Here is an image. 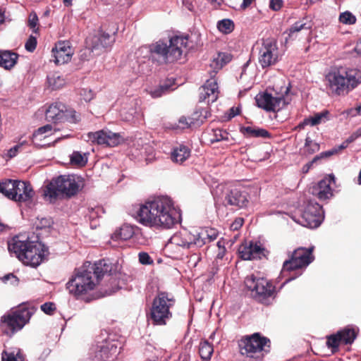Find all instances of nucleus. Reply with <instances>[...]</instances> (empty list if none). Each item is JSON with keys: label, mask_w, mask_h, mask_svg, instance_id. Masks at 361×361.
Returning a JSON list of instances; mask_svg holds the SVG:
<instances>
[{"label": "nucleus", "mask_w": 361, "mask_h": 361, "mask_svg": "<svg viewBox=\"0 0 361 361\" xmlns=\"http://www.w3.org/2000/svg\"><path fill=\"white\" fill-rule=\"evenodd\" d=\"M135 219L142 226L156 229H169L180 223L181 214L168 196H159L138 204Z\"/></svg>", "instance_id": "nucleus-1"}, {"label": "nucleus", "mask_w": 361, "mask_h": 361, "mask_svg": "<svg viewBox=\"0 0 361 361\" xmlns=\"http://www.w3.org/2000/svg\"><path fill=\"white\" fill-rule=\"evenodd\" d=\"M324 82L329 94L343 95L361 83V71L342 66L334 68L326 73Z\"/></svg>", "instance_id": "nucleus-2"}, {"label": "nucleus", "mask_w": 361, "mask_h": 361, "mask_svg": "<svg viewBox=\"0 0 361 361\" xmlns=\"http://www.w3.org/2000/svg\"><path fill=\"white\" fill-rule=\"evenodd\" d=\"M8 249L23 264L32 267L39 266L49 253L47 247L41 242L21 240L19 236L8 243Z\"/></svg>", "instance_id": "nucleus-3"}, {"label": "nucleus", "mask_w": 361, "mask_h": 361, "mask_svg": "<svg viewBox=\"0 0 361 361\" xmlns=\"http://www.w3.org/2000/svg\"><path fill=\"white\" fill-rule=\"evenodd\" d=\"M82 185V180L75 175H61L46 186L43 195L49 202H53L60 195L68 197L75 195Z\"/></svg>", "instance_id": "nucleus-4"}, {"label": "nucleus", "mask_w": 361, "mask_h": 361, "mask_svg": "<svg viewBox=\"0 0 361 361\" xmlns=\"http://www.w3.org/2000/svg\"><path fill=\"white\" fill-rule=\"evenodd\" d=\"M188 38L186 36H174L169 43L159 40L150 47V51L161 57L165 62H173L180 59L186 51Z\"/></svg>", "instance_id": "nucleus-5"}, {"label": "nucleus", "mask_w": 361, "mask_h": 361, "mask_svg": "<svg viewBox=\"0 0 361 361\" xmlns=\"http://www.w3.org/2000/svg\"><path fill=\"white\" fill-rule=\"evenodd\" d=\"M175 305L173 297L166 292H159L152 300L148 320L155 326H164L172 318L171 309Z\"/></svg>", "instance_id": "nucleus-6"}, {"label": "nucleus", "mask_w": 361, "mask_h": 361, "mask_svg": "<svg viewBox=\"0 0 361 361\" xmlns=\"http://www.w3.org/2000/svg\"><path fill=\"white\" fill-rule=\"evenodd\" d=\"M313 250L314 247H310L309 248L301 247L295 249L290 254L289 258L283 262L281 271V276L282 277H287L284 283L295 279L296 277L302 274L300 271L295 276H289V273L293 271H299L305 269L313 262L314 259L312 254Z\"/></svg>", "instance_id": "nucleus-7"}, {"label": "nucleus", "mask_w": 361, "mask_h": 361, "mask_svg": "<svg viewBox=\"0 0 361 361\" xmlns=\"http://www.w3.org/2000/svg\"><path fill=\"white\" fill-rule=\"evenodd\" d=\"M98 282L91 270L82 267L75 270L66 283V288L70 294L80 298L92 290Z\"/></svg>", "instance_id": "nucleus-8"}, {"label": "nucleus", "mask_w": 361, "mask_h": 361, "mask_svg": "<svg viewBox=\"0 0 361 361\" xmlns=\"http://www.w3.org/2000/svg\"><path fill=\"white\" fill-rule=\"evenodd\" d=\"M289 90V86H284L281 87L280 92L258 94L255 97L256 103L259 108L267 111H279L290 102Z\"/></svg>", "instance_id": "nucleus-9"}, {"label": "nucleus", "mask_w": 361, "mask_h": 361, "mask_svg": "<svg viewBox=\"0 0 361 361\" xmlns=\"http://www.w3.org/2000/svg\"><path fill=\"white\" fill-rule=\"evenodd\" d=\"M0 192L18 202L30 200L34 195L30 183L12 180L0 183Z\"/></svg>", "instance_id": "nucleus-10"}, {"label": "nucleus", "mask_w": 361, "mask_h": 361, "mask_svg": "<svg viewBox=\"0 0 361 361\" xmlns=\"http://www.w3.org/2000/svg\"><path fill=\"white\" fill-rule=\"evenodd\" d=\"M269 340L256 333L242 338L239 343L240 353L250 357L260 359L269 348Z\"/></svg>", "instance_id": "nucleus-11"}, {"label": "nucleus", "mask_w": 361, "mask_h": 361, "mask_svg": "<svg viewBox=\"0 0 361 361\" xmlns=\"http://www.w3.org/2000/svg\"><path fill=\"white\" fill-rule=\"evenodd\" d=\"M245 285L252 292V296L262 303H268L274 293V287L270 282L254 274L246 277Z\"/></svg>", "instance_id": "nucleus-12"}, {"label": "nucleus", "mask_w": 361, "mask_h": 361, "mask_svg": "<svg viewBox=\"0 0 361 361\" xmlns=\"http://www.w3.org/2000/svg\"><path fill=\"white\" fill-rule=\"evenodd\" d=\"M117 353V345L114 341L99 338L90 348L89 355L92 361H111Z\"/></svg>", "instance_id": "nucleus-13"}, {"label": "nucleus", "mask_w": 361, "mask_h": 361, "mask_svg": "<svg viewBox=\"0 0 361 361\" xmlns=\"http://www.w3.org/2000/svg\"><path fill=\"white\" fill-rule=\"evenodd\" d=\"M31 315V312L26 308L17 310L4 315L1 317V324L3 327L7 328L4 332L6 334L13 335L22 329L30 319Z\"/></svg>", "instance_id": "nucleus-14"}, {"label": "nucleus", "mask_w": 361, "mask_h": 361, "mask_svg": "<svg viewBox=\"0 0 361 361\" xmlns=\"http://www.w3.org/2000/svg\"><path fill=\"white\" fill-rule=\"evenodd\" d=\"M279 60L277 42L273 38L263 39L258 54V62L260 66L265 68L276 64Z\"/></svg>", "instance_id": "nucleus-15"}, {"label": "nucleus", "mask_w": 361, "mask_h": 361, "mask_svg": "<svg viewBox=\"0 0 361 361\" xmlns=\"http://www.w3.org/2000/svg\"><path fill=\"white\" fill-rule=\"evenodd\" d=\"M196 231L190 232L183 229L175 233L169 239L166 247L169 250H175L178 252L185 249H191L196 247Z\"/></svg>", "instance_id": "nucleus-16"}, {"label": "nucleus", "mask_w": 361, "mask_h": 361, "mask_svg": "<svg viewBox=\"0 0 361 361\" xmlns=\"http://www.w3.org/2000/svg\"><path fill=\"white\" fill-rule=\"evenodd\" d=\"M322 207L316 202L309 201L302 212L300 224L307 228H317L324 219Z\"/></svg>", "instance_id": "nucleus-17"}, {"label": "nucleus", "mask_w": 361, "mask_h": 361, "mask_svg": "<svg viewBox=\"0 0 361 361\" xmlns=\"http://www.w3.org/2000/svg\"><path fill=\"white\" fill-rule=\"evenodd\" d=\"M46 119L49 121L61 122L68 121L77 123L80 120V116L73 109H66L61 103L52 104L46 111Z\"/></svg>", "instance_id": "nucleus-18"}, {"label": "nucleus", "mask_w": 361, "mask_h": 361, "mask_svg": "<svg viewBox=\"0 0 361 361\" xmlns=\"http://www.w3.org/2000/svg\"><path fill=\"white\" fill-rule=\"evenodd\" d=\"M335 182V176L329 174L314 185L311 192L320 200H328L333 196L332 185Z\"/></svg>", "instance_id": "nucleus-19"}, {"label": "nucleus", "mask_w": 361, "mask_h": 361, "mask_svg": "<svg viewBox=\"0 0 361 361\" xmlns=\"http://www.w3.org/2000/svg\"><path fill=\"white\" fill-rule=\"evenodd\" d=\"M219 91L216 79L214 75L208 79L205 84L201 87L200 92V100L208 104L216 101L219 97Z\"/></svg>", "instance_id": "nucleus-20"}, {"label": "nucleus", "mask_w": 361, "mask_h": 361, "mask_svg": "<svg viewBox=\"0 0 361 361\" xmlns=\"http://www.w3.org/2000/svg\"><path fill=\"white\" fill-rule=\"evenodd\" d=\"M264 248L261 245L254 242H245L238 248L239 256L244 260L260 259L264 255Z\"/></svg>", "instance_id": "nucleus-21"}, {"label": "nucleus", "mask_w": 361, "mask_h": 361, "mask_svg": "<svg viewBox=\"0 0 361 361\" xmlns=\"http://www.w3.org/2000/svg\"><path fill=\"white\" fill-rule=\"evenodd\" d=\"M54 61L57 65L68 62L73 54V49L68 41H61L56 44L52 49Z\"/></svg>", "instance_id": "nucleus-22"}, {"label": "nucleus", "mask_w": 361, "mask_h": 361, "mask_svg": "<svg viewBox=\"0 0 361 361\" xmlns=\"http://www.w3.org/2000/svg\"><path fill=\"white\" fill-rule=\"evenodd\" d=\"M224 202L226 204L243 208L248 204V195L246 192L238 189L226 190Z\"/></svg>", "instance_id": "nucleus-23"}, {"label": "nucleus", "mask_w": 361, "mask_h": 361, "mask_svg": "<svg viewBox=\"0 0 361 361\" xmlns=\"http://www.w3.org/2000/svg\"><path fill=\"white\" fill-rule=\"evenodd\" d=\"M55 132L56 130L54 129L50 124L39 128L32 134V139L33 144L39 147L49 145L51 142L49 138Z\"/></svg>", "instance_id": "nucleus-24"}, {"label": "nucleus", "mask_w": 361, "mask_h": 361, "mask_svg": "<svg viewBox=\"0 0 361 361\" xmlns=\"http://www.w3.org/2000/svg\"><path fill=\"white\" fill-rule=\"evenodd\" d=\"M94 273L97 280L99 281L104 274H111L115 271L114 265L108 259L97 262L90 269Z\"/></svg>", "instance_id": "nucleus-25"}, {"label": "nucleus", "mask_w": 361, "mask_h": 361, "mask_svg": "<svg viewBox=\"0 0 361 361\" xmlns=\"http://www.w3.org/2000/svg\"><path fill=\"white\" fill-rule=\"evenodd\" d=\"M329 119V112L325 110L319 113H316L313 116L305 118L298 125L297 128L302 129L306 126H315L322 123H324Z\"/></svg>", "instance_id": "nucleus-26"}, {"label": "nucleus", "mask_w": 361, "mask_h": 361, "mask_svg": "<svg viewBox=\"0 0 361 361\" xmlns=\"http://www.w3.org/2000/svg\"><path fill=\"white\" fill-rule=\"evenodd\" d=\"M190 156V149L183 144L174 145L171 152V159L173 162L183 164Z\"/></svg>", "instance_id": "nucleus-27"}, {"label": "nucleus", "mask_w": 361, "mask_h": 361, "mask_svg": "<svg viewBox=\"0 0 361 361\" xmlns=\"http://www.w3.org/2000/svg\"><path fill=\"white\" fill-rule=\"evenodd\" d=\"M197 239L196 244L197 247H201L206 243H209L215 240L217 237V232L214 228H201L199 231H196Z\"/></svg>", "instance_id": "nucleus-28"}, {"label": "nucleus", "mask_w": 361, "mask_h": 361, "mask_svg": "<svg viewBox=\"0 0 361 361\" xmlns=\"http://www.w3.org/2000/svg\"><path fill=\"white\" fill-rule=\"evenodd\" d=\"M206 118V116H204L202 111L195 112L192 117H180L178 123L179 126L182 128H188L194 126H200L202 124Z\"/></svg>", "instance_id": "nucleus-29"}, {"label": "nucleus", "mask_w": 361, "mask_h": 361, "mask_svg": "<svg viewBox=\"0 0 361 361\" xmlns=\"http://www.w3.org/2000/svg\"><path fill=\"white\" fill-rule=\"evenodd\" d=\"M310 27V25H307L304 20H300L295 23L283 33L284 35H286V37L285 38L286 42H288L290 40L295 39L298 37V33L301 30H309Z\"/></svg>", "instance_id": "nucleus-30"}, {"label": "nucleus", "mask_w": 361, "mask_h": 361, "mask_svg": "<svg viewBox=\"0 0 361 361\" xmlns=\"http://www.w3.org/2000/svg\"><path fill=\"white\" fill-rule=\"evenodd\" d=\"M18 58V55L15 52L6 50L0 51V66L10 70L17 63Z\"/></svg>", "instance_id": "nucleus-31"}, {"label": "nucleus", "mask_w": 361, "mask_h": 361, "mask_svg": "<svg viewBox=\"0 0 361 361\" xmlns=\"http://www.w3.org/2000/svg\"><path fill=\"white\" fill-rule=\"evenodd\" d=\"M134 235L133 226L128 224H123L111 235V240L114 241L127 240Z\"/></svg>", "instance_id": "nucleus-32"}, {"label": "nucleus", "mask_w": 361, "mask_h": 361, "mask_svg": "<svg viewBox=\"0 0 361 361\" xmlns=\"http://www.w3.org/2000/svg\"><path fill=\"white\" fill-rule=\"evenodd\" d=\"M231 60V56L227 53H219L211 63V68H214V74Z\"/></svg>", "instance_id": "nucleus-33"}, {"label": "nucleus", "mask_w": 361, "mask_h": 361, "mask_svg": "<svg viewBox=\"0 0 361 361\" xmlns=\"http://www.w3.org/2000/svg\"><path fill=\"white\" fill-rule=\"evenodd\" d=\"M340 338L344 344H351L357 336L355 329L347 326L338 331Z\"/></svg>", "instance_id": "nucleus-34"}, {"label": "nucleus", "mask_w": 361, "mask_h": 361, "mask_svg": "<svg viewBox=\"0 0 361 361\" xmlns=\"http://www.w3.org/2000/svg\"><path fill=\"white\" fill-rule=\"evenodd\" d=\"M47 82L52 90H57L66 84V80L59 73H54L47 76Z\"/></svg>", "instance_id": "nucleus-35"}, {"label": "nucleus", "mask_w": 361, "mask_h": 361, "mask_svg": "<svg viewBox=\"0 0 361 361\" xmlns=\"http://www.w3.org/2000/svg\"><path fill=\"white\" fill-rule=\"evenodd\" d=\"M173 82L169 80L164 84L160 85L158 87L151 91L150 94L154 98L161 97L163 94H166L171 90H173L175 88L173 87Z\"/></svg>", "instance_id": "nucleus-36"}, {"label": "nucleus", "mask_w": 361, "mask_h": 361, "mask_svg": "<svg viewBox=\"0 0 361 361\" xmlns=\"http://www.w3.org/2000/svg\"><path fill=\"white\" fill-rule=\"evenodd\" d=\"M213 352V345L210 343H209L207 341H203L200 342L199 346V353L203 360H209Z\"/></svg>", "instance_id": "nucleus-37"}, {"label": "nucleus", "mask_w": 361, "mask_h": 361, "mask_svg": "<svg viewBox=\"0 0 361 361\" xmlns=\"http://www.w3.org/2000/svg\"><path fill=\"white\" fill-rule=\"evenodd\" d=\"M123 141V138L119 133H114L107 130V133L105 137L104 146L115 147Z\"/></svg>", "instance_id": "nucleus-38"}, {"label": "nucleus", "mask_w": 361, "mask_h": 361, "mask_svg": "<svg viewBox=\"0 0 361 361\" xmlns=\"http://www.w3.org/2000/svg\"><path fill=\"white\" fill-rule=\"evenodd\" d=\"M23 356L19 349L4 350L1 353V361H23Z\"/></svg>", "instance_id": "nucleus-39"}, {"label": "nucleus", "mask_w": 361, "mask_h": 361, "mask_svg": "<svg viewBox=\"0 0 361 361\" xmlns=\"http://www.w3.org/2000/svg\"><path fill=\"white\" fill-rule=\"evenodd\" d=\"M106 133L107 130H101L94 133H89L87 134L88 141L99 145H104Z\"/></svg>", "instance_id": "nucleus-40"}, {"label": "nucleus", "mask_w": 361, "mask_h": 361, "mask_svg": "<svg viewBox=\"0 0 361 361\" xmlns=\"http://www.w3.org/2000/svg\"><path fill=\"white\" fill-rule=\"evenodd\" d=\"M244 131L248 135L255 137H267L269 135V133L267 130L262 128H253L251 126L245 128Z\"/></svg>", "instance_id": "nucleus-41"}, {"label": "nucleus", "mask_w": 361, "mask_h": 361, "mask_svg": "<svg viewBox=\"0 0 361 361\" xmlns=\"http://www.w3.org/2000/svg\"><path fill=\"white\" fill-rule=\"evenodd\" d=\"M218 30L224 34L231 33L234 29V23L230 19H223L217 23Z\"/></svg>", "instance_id": "nucleus-42"}, {"label": "nucleus", "mask_w": 361, "mask_h": 361, "mask_svg": "<svg viewBox=\"0 0 361 361\" xmlns=\"http://www.w3.org/2000/svg\"><path fill=\"white\" fill-rule=\"evenodd\" d=\"M101 37H100V32L93 36H89L86 39V44L87 46L89 47V48L92 50V51L94 50H98L102 48L101 43Z\"/></svg>", "instance_id": "nucleus-43"}, {"label": "nucleus", "mask_w": 361, "mask_h": 361, "mask_svg": "<svg viewBox=\"0 0 361 361\" xmlns=\"http://www.w3.org/2000/svg\"><path fill=\"white\" fill-rule=\"evenodd\" d=\"M339 22L343 25H353L356 23V17L351 12L346 11L339 15Z\"/></svg>", "instance_id": "nucleus-44"}, {"label": "nucleus", "mask_w": 361, "mask_h": 361, "mask_svg": "<svg viewBox=\"0 0 361 361\" xmlns=\"http://www.w3.org/2000/svg\"><path fill=\"white\" fill-rule=\"evenodd\" d=\"M70 158L71 164L77 166H84L87 161L85 154L80 152H73Z\"/></svg>", "instance_id": "nucleus-45"}, {"label": "nucleus", "mask_w": 361, "mask_h": 361, "mask_svg": "<svg viewBox=\"0 0 361 361\" xmlns=\"http://www.w3.org/2000/svg\"><path fill=\"white\" fill-rule=\"evenodd\" d=\"M341 343H343V341L340 338L338 331L336 334L331 335L327 338L326 345L329 348H332L333 352L338 349Z\"/></svg>", "instance_id": "nucleus-46"}, {"label": "nucleus", "mask_w": 361, "mask_h": 361, "mask_svg": "<svg viewBox=\"0 0 361 361\" xmlns=\"http://www.w3.org/2000/svg\"><path fill=\"white\" fill-rule=\"evenodd\" d=\"M305 149L309 154H313L319 150V145L310 137L305 139Z\"/></svg>", "instance_id": "nucleus-47"}, {"label": "nucleus", "mask_w": 361, "mask_h": 361, "mask_svg": "<svg viewBox=\"0 0 361 361\" xmlns=\"http://www.w3.org/2000/svg\"><path fill=\"white\" fill-rule=\"evenodd\" d=\"M348 145L344 141L339 146L336 147L330 150L321 153V157H329L331 155L338 153L340 151L345 149Z\"/></svg>", "instance_id": "nucleus-48"}, {"label": "nucleus", "mask_w": 361, "mask_h": 361, "mask_svg": "<svg viewBox=\"0 0 361 361\" xmlns=\"http://www.w3.org/2000/svg\"><path fill=\"white\" fill-rule=\"evenodd\" d=\"M100 43L102 49L111 46L114 42V38L107 33L100 32Z\"/></svg>", "instance_id": "nucleus-49"}, {"label": "nucleus", "mask_w": 361, "mask_h": 361, "mask_svg": "<svg viewBox=\"0 0 361 361\" xmlns=\"http://www.w3.org/2000/svg\"><path fill=\"white\" fill-rule=\"evenodd\" d=\"M228 134L226 131H223L222 130L220 129L214 130L213 133V137L211 138V142H215L224 140H228Z\"/></svg>", "instance_id": "nucleus-50"}, {"label": "nucleus", "mask_w": 361, "mask_h": 361, "mask_svg": "<svg viewBox=\"0 0 361 361\" xmlns=\"http://www.w3.org/2000/svg\"><path fill=\"white\" fill-rule=\"evenodd\" d=\"M38 17L35 13H30L28 17L27 25L30 28L32 29L34 32H37L38 30Z\"/></svg>", "instance_id": "nucleus-51"}, {"label": "nucleus", "mask_w": 361, "mask_h": 361, "mask_svg": "<svg viewBox=\"0 0 361 361\" xmlns=\"http://www.w3.org/2000/svg\"><path fill=\"white\" fill-rule=\"evenodd\" d=\"M37 46V39L36 37L30 35L25 42V49L30 52H32Z\"/></svg>", "instance_id": "nucleus-52"}, {"label": "nucleus", "mask_w": 361, "mask_h": 361, "mask_svg": "<svg viewBox=\"0 0 361 361\" xmlns=\"http://www.w3.org/2000/svg\"><path fill=\"white\" fill-rule=\"evenodd\" d=\"M139 262L142 264H151L153 263V260L147 252H140L139 254Z\"/></svg>", "instance_id": "nucleus-53"}, {"label": "nucleus", "mask_w": 361, "mask_h": 361, "mask_svg": "<svg viewBox=\"0 0 361 361\" xmlns=\"http://www.w3.org/2000/svg\"><path fill=\"white\" fill-rule=\"evenodd\" d=\"M41 310L47 314H51L55 310V305L52 302H45L41 305Z\"/></svg>", "instance_id": "nucleus-54"}, {"label": "nucleus", "mask_w": 361, "mask_h": 361, "mask_svg": "<svg viewBox=\"0 0 361 361\" xmlns=\"http://www.w3.org/2000/svg\"><path fill=\"white\" fill-rule=\"evenodd\" d=\"M23 144L16 145L14 147H11L7 151L6 157L8 159H11L16 156L20 149L22 147Z\"/></svg>", "instance_id": "nucleus-55"}, {"label": "nucleus", "mask_w": 361, "mask_h": 361, "mask_svg": "<svg viewBox=\"0 0 361 361\" xmlns=\"http://www.w3.org/2000/svg\"><path fill=\"white\" fill-rule=\"evenodd\" d=\"M2 280L4 283H8V281H10V283L13 286H16L18 283V278L13 274H9L4 276Z\"/></svg>", "instance_id": "nucleus-56"}, {"label": "nucleus", "mask_w": 361, "mask_h": 361, "mask_svg": "<svg viewBox=\"0 0 361 361\" xmlns=\"http://www.w3.org/2000/svg\"><path fill=\"white\" fill-rule=\"evenodd\" d=\"M283 0H270L269 8L275 11H279L283 6Z\"/></svg>", "instance_id": "nucleus-57"}, {"label": "nucleus", "mask_w": 361, "mask_h": 361, "mask_svg": "<svg viewBox=\"0 0 361 361\" xmlns=\"http://www.w3.org/2000/svg\"><path fill=\"white\" fill-rule=\"evenodd\" d=\"M243 219L242 218H237L231 224V229L233 231L238 230L243 224Z\"/></svg>", "instance_id": "nucleus-58"}, {"label": "nucleus", "mask_w": 361, "mask_h": 361, "mask_svg": "<svg viewBox=\"0 0 361 361\" xmlns=\"http://www.w3.org/2000/svg\"><path fill=\"white\" fill-rule=\"evenodd\" d=\"M322 157H321V154L318 156H316L312 161L306 164L303 167H302V171L303 173H307L308 171L310 170V169L312 167V164L318 159H322Z\"/></svg>", "instance_id": "nucleus-59"}, {"label": "nucleus", "mask_w": 361, "mask_h": 361, "mask_svg": "<svg viewBox=\"0 0 361 361\" xmlns=\"http://www.w3.org/2000/svg\"><path fill=\"white\" fill-rule=\"evenodd\" d=\"M238 114H239L238 108V107L237 108L232 107L229 109L228 118L231 119V118H233L234 116H237Z\"/></svg>", "instance_id": "nucleus-60"}, {"label": "nucleus", "mask_w": 361, "mask_h": 361, "mask_svg": "<svg viewBox=\"0 0 361 361\" xmlns=\"http://www.w3.org/2000/svg\"><path fill=\"white\" fill-rule=\"evenodd\" d=\"M200 260V257L197 255H193L191 257L190 259V263L193 267H195L197 265V262Z\"/></svg>", "instance_id": "nucleus-61"}, {"label": "nucleus", "mask_w": 361, "mask_h": 361, "mask_svg": "<svg viewBox=\"0 0 361 361\" xmlns=\"http://www.w3.org/2000/svg\"><path fill=\"white\" fill-rule=\"evenodd\" d=\"M255 1V0H243V3L241 4V7L243 8H245L248 7Z\"/></svg>", "instance_id": "nucleus-62"}, {"label": "nucleus", "mask_w": 361, "mask_h": 361, "mask_svg": "<svg viewBox=\"0 0 361 361\" xmlns=\"http://www.w3.org/2000/svg\"><path fill=\"white\" fill-rule=\"evenodd\" d=\"M355 50L357 54H361V39L357 43L355 47Z\"/></svg>", "instance_id": "nucleus-63"}, {"label": "nucleus", "mask_w": 361, "mask_h": 361, "mask_svg": "<svg viewBox=\"0 0 361 361\" xmlns=\"http://www.w3.org/2000/svg\"><path fill=\"white\" fill-rule=\"evenodd\" d=\"M355 139L361 136V128H358L355 132L352 134Z\"/></svg>", "instance_id": "nucleus-64"}]
</instances>
